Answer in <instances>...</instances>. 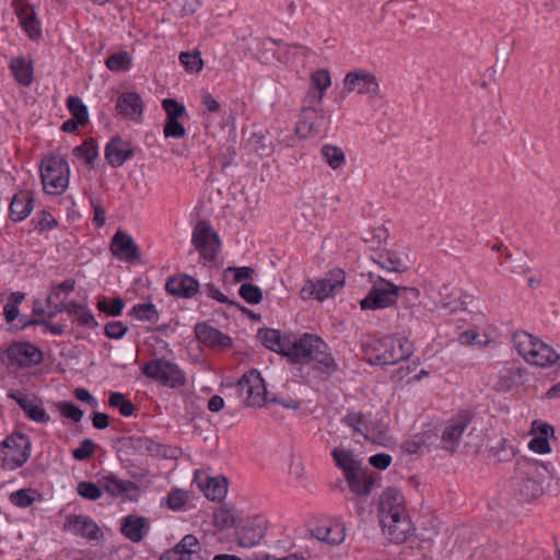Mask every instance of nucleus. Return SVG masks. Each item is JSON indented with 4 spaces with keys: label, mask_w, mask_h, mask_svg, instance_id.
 I'll return each instance as SVG.
<instances>
[{
    "label": "nucleus",
    "mask_w": 560,
    "mask_h": 560,
    "mask_svg": "<svg viewBox=\"0 0 560 560\" xmlns=\"http://www.w3.org/2000/svg\"><path fill=\"white\" fill-rule=\"evenodd\" d=\"M329 73L330 72H312L311 86L305 97L307 105L303 106L300 119L295 126V133L300 138H311L319 135L322 131L325 121V113L322 108L314 107V105L322 102L325 90L331 84Z\"/></svg>",
    "instance_id": "f257e3e1"
},
{
    "label": "nucleus",
    "mask_w": 560,
    "mask_h": 560,
    "mask_svg": "<svg viewBox=\"0 0 560 560\" xmlns=\"http://www.w3.org/2000/svg\"><path fill=\"white\" fill-rule=\"evenodd\" d=\"M549 476L548 466L537 459L521 457L516 460L514 480L520 494L526 500L542 494L544 485Z\"/></svg>",
    "instance_id": "f03ea898"
},
{
    "label": "nucleus",
    "mask_w": 560,
    "mask_h": 560,
    "mask_svg": "<svg viewBox=\"0 0 560 560\" xmlns=\"http://www.w3.org/2000/svg\"><path fill=\"white\" fill-rule=\"evenodd\" d=\"M512 342L517 353L527 363L540 368L556 366L560 370V354L534 335L525 330L515 331Z\"/></svg>",
    "instance_id": "7ed1b4c3"
},
{
    "label": "nucleus",
    "mask_w": 560,
    "mask_h": 560,
    "mask_svg": "<svg viewBox=\"0 0 560 560\" xmlns=\"http://www.w3.org/2000/svg\"><path fill=\"white\" fill-rule=\"evenodd\" d=\"M420 292L416 288L398 287L378 277L368 295L360 301L362 310H381L394 305L399 299L416 301Z\"/></svg>",
    "instance_id": "20e7f679"
},
{
    "label": "nucleus",
    "mask_w": 560,
    "mask_h": 560,
    "mask_svg": "<svg viewBox=\"0 0 560 560\" xmlns=\"http://www.w3.org/2000/svg\"><path fill=\"white\" fill-rule=\"evenodd\" d=\"M371 364H396L411 354V343L406 338L387 337L373 339L362 345Z\"/></svg>",
    "instance_id": "39448f33"
},
{
    "label": "nucleus",
    "mask_w": 560,
    "mask_h": 560,
    "mask_svg": "<svg viewBox=\"0 0 560 560\" xmlns=\"http://www.w3.org/2000/svg\"><path fill=\"white\" fill-rule=\"evenodd\" d=\"M43 189L51 196H59L66 191L70 180V166L67 160L59 154H47L39 165Z\"/></svg>",
    "instance_id": "423d86ee"
},
{
    "label": "nucleus",
    "mask_w": 560,
    "mask_h": 560,
    "mask_svg": "<svg viewBox=\"0 0 560 560\" xmlns=\"http://www.w3.org/2000/svg\"><path fill=\"white\" fill-rule=\"evenodd\" d=\"M32 444L30 438L21 432L8 435L0 443V467L3 470H15L30 458Z\"/></svg>",
    "instance_id": "0eeeda50"
},
{
    "label": "nucleus",
    "mask_w": 560,
    "mask_h": 560,
    "mask_svg": "<svg viewBox=\"0 0 560 560\" xmlns=\"http://www.w3.org/2000/svg\"><path fill=\"white\" fill-rule=\"evenodd\" d=\"M268 402L278 404L288 409H299L300 401L292 397H279L269 393L260 373L256 369L247 371V407H262Z\"/></svg>",
    "instance_id": "6e6552de"
},
{
    "label": "nucleus",
    "mask_w": 560,
    "mask_h": 560,
    "mask_svg": "<svg viewBox=\"0 0 560 560\" xmlns=\"http://www.w3.org/2000/svg\"><path fill=\"white\" fill-rule=\"evenodd\" d=\"M144 376L170 388H179L185 385V373L179 366L164 358L152 359L141 368Z\"/></svg>",
    "instance_id": "1a4fd4ad"
},
{
    "label": "nucleus",
    "mask_w": 560,
    "mask_h": 560,
    "mask_svg": "<svg viewBox=\"0 0 560 560\" xmlns=\"http://www.w3.org/2000/svg\"><path fill=\"white\" fill-rule=\"evenodd\" d=\"M191 244L206 264H213L221 250L218 233L208 221H199L191 234Z\"/></svg>",
    "instance_id": "9d476101"
},
{
    "label": "nucleus",
    "mask_w": 560,
    "mask_h": 560,
    "mask_svg": "<svg viewBox=\"0 0 560 560\" xmlns=\"http://www.w3.org/2000/svg\"><path fill=\"white\" fill-rule=\"evenodd\" d=\"M9 368L23 369L38 365L43 361L42 350L28 341H14L0 354Z\"/></svg>",
    "instance_id": "9b49d317"
},
{
    "label": "nucleus",
    "mask_w": 560,
    "mask_h": 560,
    "mask_svg": "<svg viewBox=\"0 0 560 560\" xmlns=\"http://www.w3.org/2000/svg\"><path fill=\"white\" fill-rule=\"evenodd\" d=\"M320 340V337L313 334H304L300 338L291 335L285 358L294 364H310Z\"/></svg>",
    "instance_id": "f8f14e48"
},
{
    "label": "nucleus",
    "mask_w": 560,
    "mask_h": 560,
    "mask_svg": "<svg viewBox=\"0 0 560 560\" xmlns=\"http://www.w3.org/2000/svg\"><path fill=\"white\" fill-rule=\"evenodd\" d=\"M472 421V413L469 410H460L445 422L441 434L443 448L454 452L458 446L463 433Z\"/></svg>",
    "instance_id": "ddd939ff"
},
{
    "label": "nucleus",
    "mask_w": 560,
    "mask_h": 560,
    "mask_svg": "<svg viewBox=\"0 0 560 560\" xmlns=\"http://www.w3.org/2000/svg\"><path fill=\"white\" fill-rule=\"evenodd\" d=\"M109 250L114 257L129 264L136 262L141 256L132 236L120 229L113 235Z\"/></svg>",
    "instance_id": "4468645a"
},
{
    "label": "nucleus",
    "mask_w": 560,
    "mask_h": 560,
    "mask_svg": "<svg viewBox=\"0 0 560 560\" xmlns=\"http://www.w3.org/2000/svg\"><path fill=\"white\" fill-rule=\"evenodd\" d=\"M62 529L89 540H97L102 537V530L94 520L82 514L67 515Z\"/></svg>",
    "instance_id": "2eb2a0df"
},
{
    "label": "nucleus",
    "mask_w": 560,
    "mask_h": 560,
    "mask_svg": "<svg viewBox=\"0 0 560 560\" xmlns=\"http://www.w3.org/2000/svg\"><path fill=\"white\" fill-rule=\"evenodd\" d=\"M98 483L101 485L102 490L114 498L125 497L130 501H136L139 497V487L136 482L119 479L113 472L102 475Z\"/></svg>",
    "instance_id": "dca6fc26"
},
{
    "label": "nucleus",
    "mask_w": 560,
    "mask_h": 560,
    "mask_svg": "<svg viewBox=\"0 0 560 560\" xmlns=\"http://www.w3.org/2000/svg\"><path fill=\"white\" fill-rule=\"evenodd\" d=\"M133 156V144L130 141L122 139L120 136H114L110 138L104 149V158L107 164L113 168L122 166Z\"/></svg>",
    "instance_id": "f3484780"
},
{
    "label": "nucleus",
    "mask_w": 560,
    "mask_h": 560,
    "mask_svg": "<svg viewBox=\"0 0 560 560\" xmlns=\"http://www.w3.org/2000/svg\"><path fill=\"white\" fill-rule=\"evenodd\" d=\"M67 312V314L79 325L89 329H94L98 326L97 320L92 314L91 310L82 303L70 301L68 303L55 304V310L50 311L48 317H54L58 313Z\"/></svg>",
    "instance_id": "a211bd4d"
},
{
    "label": "nucleus",
    "mask_w": 560,
    "mask_h": 560,
    "mask_svg": "<svg viewBox=\"0 0 560 560\" xmlns=\"http://www.w3.org/2000/svg\"><path fill=\"white\" fill-rule=\"evenodd\" d=\"M384 535L389 541L395 544H402L407 540L412 532V524L408 514L400 516H385L380 520Z\"/></svg>",
    "instance_id": "6ab92c4d"
},
{
    "label": "nucleus",
    "mask_w": 560,
    "mask_h": 560,
    "mask_svg": "<svg viewBox=\"0 0 560 560\" xmlns=\"http://www.w3.org/2000/svg\"><path fill=\"white\" fill-rule=\"evenodd\" d=\"M151 530L148 517L138 514H128L120 520V533L131 542H141Z\"/></svg>",
    "instance_id": "aec40b11"
},
{
    "label": "nucleus",
    "mask_w": 560,
    "mask_h": 560,
    "mask_svg": "<svg viewBox=\"0 0 560 560\" xmlns=\"http://www.w3.org/2000/svg\"><path fill=\"white\" fill-rule=\"evenodd\" d=\"M341 421L354 432L364 436L365 440L375 441L382 434L378 425L361 411H348Z\"/></svg>",
    "instance_id": "412c9836"
},
{
    "label": "nucleus",
    "mask_w": 560,
    "mask_h": 560,
    "mask_svg": "<svg viewBox=\"0 0 560 560\" xmlns=\"http://www.w3.org/2000/svg\"><path fill=\"white\" fill-rule=\"evenodd\" d=\"M407 514L405 506V498L402 493L396 488L386 489L378 503V517L384 520L385 516H400Z\"/></svg>",
    "instance_id": "4be33fe9"
},
{
    "label": "nucleus",
    "mask_w": 560,
    "mask_h": 560,
    "mask_svg": "<svg viewBox=\"0 0 560 560\" xmlns=\"http://www.w3.org/2000/svg\"><path fill=\"white\" fill-rule=\"evenodd\" d=\"M131 445L139 454L158 458H175L177 453L176 448L156 442L144 435L132 438Z\"/></svg>",
    "instance_id": "5701e85b"
},
{
    "label": "nucleus",
    "mask_w": 560,
    "mask_h": 560,
    "mask_svg": "<svg viewBox=\"0 0 560 560\" xmlns=\"http://www.w3.org/2000/svg\"><path fill=\"white\" fill-rule=\"evenodd\" d=\"M195 335L202 345L215 350L229 348L232 342L228 335L208 323H198L195 326Z\"/></svg>",
    "instance_id": "b1692460"
},
{
    "label": "nucleus",
    "mask_w": 560,
    "mask_h": 560,
    "mask_svg": "<svg viewBox=\"0 0 560 560\" xmlns=\"http://www.w3.org/2000/svg\"><path fill=\"white\" fill-rule=\"evenodd\" d=\"M7 396L21 407L28 419L37 423L49 422V415L46 412L42 405L36 402L35 399L28 398L27 395L16 389L9 390Z\"/></svg>",
    "instance_id": "393cba45"
},
{
    "label": "nucleus",
    "mask_w": 560,
    "mask_h": 560,
    "mask_svg": "<svg viewBox=\"0 0 560 560\" xmlns=\"http://www.w3.org/2000/svg\"><path fill=\"white\" fill-rule=\"evenodd\" d=\"M35 199L31 190H19L9 205V218L13 222L25 220L34 210Z\"/></svg>",
    "instance_id": "a878e982"
},
{
    "label": "nucleus",
    "mask_w": 560,
    "mask_h": 560,
    "mask_svg": "<svg viewBox=\"0 0 560 560\" xmlns=\"http://www.w3.org/2000/svg\"><path fill=\"white\" fill-rule=\"evenodd\" d=\"M345 88L349 92L376 95L378 83L371 72H348L345 78Z\"/></svg>",
    "instance_id": "bb28decb"
},
{
    "label": "nucleus",
    "mask_w": 560,
    "mask_h": 560,
    "mask_svg": "<svg viewBox=\"0 0 560 560\" xmlns=\"http://www.w3.org/2000/svg\"><path fill=\"white\" fill-rule=\"evenodd\" d=\"M116 113L121 117L138 121L143 113V102L135 92L121 93L116 102Z\"/></svg>",
    "instance_id": "cd10ccee"
},
{
    "label": "nucleus",
    "mask_w": 560,
    "mask_h": 560,
    "mask_svg": "<svg viewBox=\"0 0 560 560\" xmlns=\"http://www.w3.org/2000/svg\"><path fill=\"white\" fill-rule=\"evenodd\" d=\"M165 290L171 295L191 299L198 292L199 283L195 278L180 273L168 278Z\"/></svg>",
    "instance_id": "c85d7f7f"
},
{
    "label": "nucleus",
    "mask_w": 560,
    "mask_h": 560,
    "mask_svg": "<svg viewBox=\"0 0 560 560\" xmlns=\"http://www.w3.org/2000/svg\"><path fill=\"white\" fill-rule=\"evenodd\" d=\"M14 8L20 24L30 38H38L42 34V30L33 7L22 1L14 0Z\"/></svg>",
    "instance_id": "c756f323"
},
{
    "label": "nucleus",
    "mask_w": 560,
    "mask_h": 560,
    "mask_svg": "<svg viewBox=\"0 0 560 560\" xmlns=\"http://www.w3.org/2000/svg\"><path fill=\"white\" fill-rule=\"evenodd\" d=\"M317 348L318 349L312 357L311 363L313 364V369L324 374L326 377H330L338 371L339 365L329 352L328 345L323 339Z\"/></svg>",
    "instance_id": "7c9ffc66"
},
{
    "label": "nucleus",
    "mask_w": 560,
    "mask_h": 560,
    "mask_svg": "<svg viewBox=\"0 0 560 560\" xmlns=\"http://www.w3.org/2000/svg\"><path fill=\"white\" fill-rule=\"evenodd\" d=\"M247 148L259 158L270 156L275 151V137L268 129L260 128L247 139Z\"/></svg>",
    "instance_id": "2f4dec72"
},
{
    "label": "nucleus",
    "mask_w": 560,
    "mask_h": 560,
    "mask_svg": "<svg viewBox=\"0 0 560 560\" xmlns=\"http://www.w3.org/2000/svg\"><path fill=\"white\" fill-rule=\"evenodd\" d=\"M290 337L291 335L281 334L280 330L272 328H260L257 332V338L262 346L283 357H285Z\"/></svg>",
    "instance_id": "473e14b6"
},
{
    "label": "nucleus",
    "mask_w": 560,
    "mask_h": 560,
    "mask_svg": "<svg viewBox=\"0 0 560 560\" xmlns=\"http://www.w3.org/2000/svg\"><path fill=\"white\" fill-rule=\"evenodd\" d=\"M524 370L520 368H503L492 380L495 392H510L522 383Z\"/></svg>",
    "instance_id": "72a5a7b5"
},
{
    "label": "nucleus",
    "mask_w": 560,
    "mask_h": 560,
    "mask_svg": "<svg viewBox=\"0 0 560 560\" xmlns=\"http://www.w3.org/2000/svg\"><path fill=\"white\" fill-rule=\"evenodd\" d=\"M314 537L328 545H339L345 540V525L338 522H330L318 525L313 530Z\"/></svg>",
    "instance_id": "f704fd0d"
},
{
    "label": "nucleus",
    "mask_w": 560,
    "mask_h": 560,
    "mask_svg": "<svg viewBox=\"0 0 560 560\" xmlns=\"http://www.w3.org/2000/svg\"><path fill=\"white\" fill-rule=\"evenodd\" d=\"M345 478L350 490L359 497L369 495L375 481L372 472L362 470L360 467Z\"/></svg>",
    "instance_id": "c9c22d12"
},
{
    "label": "nucleus",
    "mask_w": 560,
    "mask_h": 560,
    "mask_svg": "<svg viewBox=\"0 0 560 560\" xmlns=\"http://www.w3.org/2000/svg\"><path fill=\"white\" fill-rule=\"evenodd\" d=\"M268 520L262 513L255 512L247 516V547L258 545L268 529Z\"/></svg>",
    "instance_id": "e433bc0d"
},
{
    "label": "nucleus",
    "mask_w": 560,
    "mask_h": 560,
    "mask_svg": "<svg viewBox=\"0 0 560 560\" xmlns=\"http://www.w3.org/2000/svg\"><path fill=\"white\" fill-rule=\"evenodd\" d=\"M339 278L335 279H319L310 281L311 294L317 300L323 301L329 296L335 295L343 287V277L339 272Z\"/></svg>",
    "instance_id": "4c0bfd02"
},
{
    "label": "nucleus",
    "mask_w": 560,
    "mask_h": 560,
    "mask_svg": "<svg viewBox=\"0 0 560 560\" xmlns=\"http://www.w3.org/2000/svg\"><path fill=\"white\" fill-rule=\"evenodd\" d=\"M372 260L388 272H402L407 269L402 259L395 252L388 249L375 252L372 255Z\"/></svg>",
    "instance_id": "58836bf2"
},
{
    "label": "nucleus",
    "mask_w": 560,
    "mask_h": 560,
    "mask_svg": "<svg viewBox=\"0 0 560 560\" xmlns=\"http://www.w3.org/2000/svg\"><path fill=\"white\" fill-rule=\"evenodd\" d=\"M203 494L211 501H221L228 492V480L224 477H209L199 485Z\"/></svg>",
    "instance_id": "ea45409f"
},
{
    "label": "nucleus",
    "mask_w": 560,
    "mask_h": 560,
    "mask_svg": "<svg viewBox=\"0 0 560 560\" xmlns=\"http://www.w3.org/2000/svg\"><path fill=\"white\" fill-rule=\"evenodd\" d=\"M25 300V294L21 291L10 293L8 301L3 306V317L7 327H12L20 315V304Z\"/></svg>",
    "instance_id": "a19ab883"
},
{
    "label": "nucleus",
    "mask_w": 560,
    "mask_h": 560,
    "mask_svg": "<svg viewBox=\"0 0 560 560\" xmlns=\"http://www.w3.org/2000/svg\"><path fill=\"white\" fill-rule=\"evenodd\" d=\"M74 287L75 281L72 279H67L52 287L51 292L47 298V304L51 307V311L55 310V304L67 303V296L74 290Z\"/></svg>",
    "instance_id": "79ce46f5"
},
{
    "label": "nucleus",
    "mask_w": 560,
    "mask_h": 560,
    "mask_svg": "<svg viewBox=\"0 0 560 560\" xmlns=\"http://www.w3.org/2000/svg\"><path fill=\"white\" fill-rule=\"evenodd\" d=\"M40 499V493L33 488H23L11 492L9 495V501L12 505L26 509L30 508L35 501Z\"/></svg>",
    "instance_id": "37998d69"
},
{
    "label": "nucleus",
    "mask_w": 560,
    "mask_h": 560,
    "mask_svg": "<svg viewBox=\"0 0 560 560\" xmlns=\"http://www.w3.org/2000/svg\"><path fill=\"white\" fill-rule=\"evenodd\" d=\"M73 154L79 160H82L88 166L93 167L94 162L98 156V145L92 138L85 140L82 144L73 149Z\"/></svg>",
    "instance_id": "c03bdc74"
},
{
    "label": "nucleus",
    "mask_w": 560,
    "mask_h": 560,
    "mask_svg": "<svg viewBox=\"0 0 560 560\" xmlns=\"http://www.w3.org/2000/svg\"><path fill=\"white\" fill-rule=\"evenodd\" d=\"M189 500V493L183 489H172L167 495L162 500V505H165L172 511H182Z\"/></svg>",
    "instance_id": "a18cd8bd"
},
{
    "label": "nucleus",
    "mask_w": 560,
    "mask_h": 560,
    "mask_svg": "<svg viewBox=\"0 0 560 560\" xmlns=\"http://www.w3.org/2000/svg\"><path fill=\"white\" fill-rule=\"evenodd\" d=\"M332 457L336 462V465L342 469L345 477L349 476L357 468H359V463L353 459L352 453L347 450L334 448Z\"/></svg>",
    "instance_id": "49530a36"
},
{
    "label": "nucleus",
    "mask_w": 560,
    "mask_h": 560,
    "mask_svg": "<svg viewBox=\"0 0 560 560\" xmlns=\"http://www.w3.org/2000/svg\"><path fill=\"white\" fill-rule=\"evenodd\" d=\"M439 302L441 308L450 310L451 312L458 308L460 305V299L456 290L450 285H442L439 291Z\"/></svg>",
    "instance_id": "de8ad7c7"
},
{
    "label": "nucleus",
    "mask_w": 560,
    "mask_h": 560,
    "mask_svg": "<svg viewBox=\"0 0 560 560\" xmlns=\"http://www.w3.org/2000/svg\"><path fill=\"white\" fill-rule=\"evenodd\" d=\"M129 314L139 320H145L151 324H156L159 320V312L152 303H138L133 305Z\"/></svg>",
    "instance_id": "09e8293b"
},
{
    "label": "nucleus",
    "mask_w": 560,
    "mask_h": 560,
    "mask_svg": "<svg viewBox=\"0 0 560 560\" xmlns=\"http://www.w3.org/2000/svg\"><path fill=\"white\" fill-rule=\"evenodd\" d=\"M108 405L112 408L118 409L122 417H131L135 413V405L119 392L110 393L108 397Z\"/></svg>",
    "instance_id": "8fccbe9b"
},
{
    "label": "nucleus",
    "mask_w": 560,
    "mask_h": 560,
    "mask_svg": "<svg viewBox=\"0 0 560 560\" xmlns=\"http://www.w3.org/2000/svg\"><path fill=\"white\" fill-rule=\"evenodd\" d=\"M320 152L327 164L334 170L339 168L345 163V153L339 147L325 144Z\"/></svg>",
    "instance_id": "3c124183"
},
{
    "label": "nucleus",
    "mask_w": 560,
    "mask_h": 560,
    "mask_svg": "<svg viewBox=\"0 0 560 560\" xmlns=\"http://www.w3.org/2000/svg\"><path fill=\"white\" fill-rule=\"evenodd\" d=\"M67 108L72 115V118L81 122V126H84L89 121L88 108L79 96H69L67 100Z\"/></svg>",
    "instance_id": "603ef678"
},
{
    "label": "nucleus",
    "mask_w": 560,
    "mask_h": 560,
    "mask_svg": "<svg viewBox=\"0 0 560 560\" xmlns=\"http://www.w3.org/2000/svg\"><path fill=\"white\" fill-rule=\"evenodd\" d=\"M97 310L102 313H105L107 316H119L125 307V302L121 298L116 296L107 301L105 298L101 299L97 302Z\"/></svg>",
    "instance_id": "864d4df0"
},
{
    "label": "nucleus",
    "mask_w": 560,
    "mask_h": 560,
    "mask_svg": "<svg viewBox=\"0 0 560 560\" xmlns=\"http://www.w3.org/2000/svg\"><path fill=\"white\" fill-rule=\"evenodd\" d=\"M108 70H128L131 67V56L127 51L110 55L105 62Z\"/></svg>",
    "instance_id": "5fc2aeb1"
},
{
    "label": "nucleus",
    "mask_w": 560,
    "mask_h": 560,
    "mask_svg": "<svg viewBox=\"0 0 560 560\" xmlns=\"http://www.w3.org/2000/svg\"><path fill=\"white\" fill-rule=\"evenodd\" d=\"M77 492L86 500L96 501L102 497V487L91 481H80L77 486Z\"/></svg>",
    "instance_id": "6e6d98bb"
},
{
    "label": "nucleus",
    "mask_w": 560,
    "mask_h": 560,
    "mask_svg": "<svg viewBox=\"0 0 560 560\" xmlns=\"http://www.w3.org/2000/svg\"><path fill=\"white\" fill-rule=\"evenodd\" d=\"M32 223L34 224V229L39 233L51 231L58 225V221L46 210H42L38 213V219H33Z\"/></svg>",
    "instance_id": "4d7b16f0"
},
{
    "label": "nucleus",
    "mask_w": 560,
    "mask_h": 560,
    "mask_svg": "<svg viewBox=\"0 0 560 560\" xmlns=\"http://www.w3.org/2000/svg\"><path fill=\"white\" fill-rule=\"evenodd\" d=\"M179 61L185 70H201L203 67V61L199 50L180 52Z\"/></svg>",
    "instance_id": "13d9d810"
},
{
    "label": "nucleus",
    "mask_w": 560,
    "mask_h": 560,
    "mask_svg": "<svg viewBox=\"0 0 560 560\" xmlns=\"http://www.w3.org/2000/svg\"><path fill=\"white\" fill-rule=\"evenodd\" d=\"M458 341L463 346H485L489 342V339L486 335L479 334L476 329H468L459 335Z\"/></svg>",
    "instance_id": "bf43d9fd"
},
{
    "label": "nucleus",
    "mask_w": 560,
    "mask_h": 560,
    "mask_svg": "<svg viewBox=\"0 0 560 560\" xmlns=\"http://www.w3.org/2000/svg\"><path fill=\"white\" fill-rule=\"evenodd\" d=\"M162 107L166 113V119H179L180 117L186 115L185 106L174 98L163 100Z\"/></svg>",
    "instance_id": "052dcab7"
},
{
    "label": "nucleus",
    "mask_w": 560,
    "mask_h": 560,
    "mask_svg": "<svg viewBox=\"0 0 560 560\" xmlns=\"http://www.w3.org/2000/svg\"><path fill=\"white\" fill-rule=\"evenodd\" d=\"M173 549L175 551H183V553H187V556H189L191 559V556L199 551L200 545L197 537L189 534L185 535Z\"/></svg>",
    "instance_id": "680f3d73"
},
{
    "label": "nucleus",
    "mask_w": 560,
    "mask_h": 560,
    "mask_svg": "<svg viewBox=\"0 0 560 560\" xmlns=\"http://www.w3.org/2000/svg\"><path fill=\"white\" fill-rule=\"evenodd\" d=\"M57 409L62 417L71 419L74 422L81 421L83 417V411L77 405L70 401H59L57 404Z\"/></svg>",
    "instance_id": "e2e57ef3"
},
{
    "label": "nucleus",
    "mask_w": 560,
    "mask_h": 560,
    "mask_svg": "<svg viewBox=\"0 0 560 560\" xmlns=\"http://www.w3.org/2000/svg\"><path fill=\"white\" fill-rule=\"evenodd\" d=\"M128 330V327L119 322V320H113L105 325L104 334L109 339H121Z\"/></svg>",
    "instance_id": "0e129e2a"
},
{
    "label": "nucleus",
    "mask_w": 560,
    "mask_h": 560,
    "mask_svg": "<svg viewBox=\"0 0 560 560\" xmlns=\"http://www.w3.org/2000/svg\"><path fill=\"white\" fill-rule=\"evenodd\" d=\"M165 138H182L185 136V127L178 121V119H166L163 128Z\"/></svg>",
    "instance_id": "69168bd1"
},
{
    "label": "nucleus",
    "mask_w": 560,
    "mask_h": 560,
    "mask_svg": "<svg viewBox=\"0 0 560 560\" xmlns=\"http://www.w3.org/2000/svg\"><path fill=\"white\" fill-rule=\"evenodd\" d=\"M94 448V442L90 439H85L72 451V457L77 460H85L93 455Z\"/></svg>",
    "instance_id": "338daca9"
},
{
    "label": "nucleus",
    "mask_w": 560,
    "mask_h": 560,
    "mask_svg": "<svg viewBox=\"0 0 560 560\" xmlns=\"http://www.w3.org/2000/svg\"><path fill=\"white\" fill-rule=\"evenodd\" d=\"M427 443L425 434H417L402 442L401 448L407 454L418 453Z\"/></svg>",
    "instance_id": "774afa93"
}]
</instances>
